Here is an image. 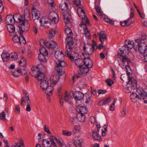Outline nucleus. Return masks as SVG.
Instances as JSON below:
<instances>
[{"instance_id":"nucleus-1","label":"nucleus","mask_w":147,"mask_h":147,"mask_svg":"<svg viewBox=\"0 0 147 147\" xmlns=\"http://www.w3.org/2000/svg\"><path fill=\"white\" fill-rule=\"evenodd\" d=\"M64 55L62 51H57L55 53V57L57 61H56V63L58 65L61 67H64L66 65V63L63 61L61 60L63 57Z\"/></svg>"},{"instance_id":"nucleus-2","label":"nucleus","mask_w":147,"mask_h":147,"mask_svg":"<svg viewBox=\"0 0 147 147\" xmlns=\"http://www.w3.org/2000/svg\"><path fill=\"white\" fill-rule=\"evenodd\" d=\"M20 25L19 26V30L18 32L20 34H23V32L28 30L30 27L29 23L27 21L23 20Z\"/></svg>"},{"instance_id":"nucleus-3","label":"nucleus","mask_w":147,"mask_h":147,"mask_svg":"<svg viewBox=\"0 0 147 147\" xmlns=\"http://www.w3.org/2000/svg\"><path fill=\"white\" fill-rule=\"evenodd\" d=\"M41 47H43L45 45L47 48L50 49H54L57 47V43L53 41H49L45 42L44 40H41L40 42Z\"/></svg>"},{"instance_id":"nucleus-4","label":"nucleus","mask_w":147,"mask_h":147,"mask_svg":"<svg viewBox=\"0 0 147 147\" xmlns=\"http://www.w3.org/2000/svg\"><path fill=\"white\" fill-rule=\"evenodd\" d=\"M40 53L38 55V58L39 60L41 62H46L47 61V59L45 57L48 55L47 51L46 50L45 47L40 49Z\"/></svg>"},{"instance_id":"nucleus-5","label":"nucleus","mask_w":147,"mask_h":147,"mask_svg":"<svg viewBox=\"0 0 147 147\" xmlns=\"http://www.w3.org/2000/svg\"><path fill=\"white\" fill-rule=\"evenodd\" d=\"M20 34V35L19 37L17 35L14 36L12 39L14 43H20L21 44H26V41L22 34Z\"/></svg>"},{"instance_id":"nucleus-6","label":"nucleus","mask_w":147,"mask_h":147,"mask_svg":"<svg viewBox=\"0 0 147 147\" xmlns=\"http://www.w3.org/2000/svg\"><path fill=\"white\" fill-rule=\"evenodd\" d=\"M129 50L125 46L122 47L119 49L118 55L121 57H125L128 54Z\"/></svg>"},{"instance_id":"nucleus-7","label":"nucleus","mask_w":147,"mask_h":147,"mask_svg":"<svg viewBox=\"0 0 147 147\" xmlns=\"http://www.w3.org/2000/svg\"><path fill=\"white\" fill-rule=\"evenodd\" d=\"M66 51L65 52V56L69 57L71 61L74 60V57L71 55V54L69 53L73 50V49L72 47V45H69L68 44H66Z\"/></svg>"},{"instance_id":"nucleus-8","label":"nucleus","mask_w":147,"mask_h":147,"mask_svg":"<svg viewBox=\"0 0 147 147\" xmlns=\"http://www.w3.org/2000/svg\"><path fill=\"white\" fill-rule=\"evenodd\" d=\"M83 49L86 54H87L88 55H90L93 53L94 50V46L90 45H85Z\"/></svg>"},{"instance_id":"nucleus-9","label":"nucleus","mask_w":147,"mask_h":147,"mask_svg":"<svg viewBox=\"0 0 147 147\" xmlns=\"http://www.w3.org/2000/svg\"><path fill=\"white\" fill-rule=\"evenodd\" d=\"M50 142L52 143L54 147H57L55 142L58 144L60 142H61V138L59 136H58L57 137L53 136H51L50 138Z\"/></svg>"},{"instance_id":"nucleus-10","label":"nucleus","mask_w":147,"mask_h":147,"mask_svg":"<svg viewBox=\"0 0 147 147\" xmlns=\"http://www.w3.org/2000/svg\"><path fill=\"white\" fill-rule=\"evenodd\" d=\"M49 17L52 22L55 24L58 23L59 20L57 13L53 12H50L49 15Z\"/></svg>"},{"instance_id":"nucleus-11","label":"nucleus","mask_w":147,"mask_h":147,"mask_svg":"<svg viewBox=\"0 0 147 147\" xmlns=\"http://www.w3.org/2000/svg\"><path fill=\"white\" fill-rule=\"evenodd\" d=\"M137 92L144 100V102L147 103V93L143 91L142 89L139 88L137 89Z\"/></svg>"},{"instance_id":"nucleus-12","label":"nucleus","mask_w":147,"mask_h":147,"mask_svg":"<svg viewBox=\"0 0 147 147\" xmlns=\"http://www.w3.org/2000/svg\"><path fill=\"white\" fill-rule=\"evenodd\" d=\"M97 35L101 43H104L105 42L107 41V38L105 32L101 31L97 33Z\"/></svg>"},{"instance_id":"nucleus-13","label":"nucleus","mask_w":147,"mask_h":147,"mask_svg":"<svg viewBox=\"0 0 147 147\" xmlns=\"http://www.w3.org/2000/svg\"><path fill=\"white\" fill-rule=\"evenodd\" d=\"M39 22L41 24V25L45 28L49 27L51 24L49 21V20L47 18L43 17L41 19L39 20Z\"/></svg>"},{"instance_id":"nucleus-14","label":"nucleus","mask_w":147,"mask_h":147,"mask_svg":"<svg viewBox=\"0 0 147 147\" xmlns=\"http://www.w3.org/2000/svg\"><path fill=\"white\" fill-rule=\"evenodd\" d=\"M40 72V69L39 68L36 66H33L32 67L30 74L31 76L36 78Z\"/></svg>"},{"instance_id":"nucleus-15","label":"nucleus","mask_w":147,"mask_h":147,"mask_svg":"<svg viewBox=\"0 0 147 147\" xmlns=\"http://www.w3.org/2000/svg\"><path fill=\"white\" fill-rule=\"evenodd\" d=\"M32 13L33 19L35 22L36 20H38L40 14V12L38 9H34L32 10Z\"/></svg>"},{"instance_id":"nucleus-16","label":"nucleus","mask_w":147,"mask_h":147,"mask_svg":"<svg viewBox=\"0 0 147 147\" xmlns=\"http://www.w3.org/2000/svg\"><path fill=\"white\" fill-rule=\"evenodd\" d=\"M76 109L78 112L77 113L85 114L88 112L87 108L86 107L83 106H77L76 107Z\"/></svg>"},{"instance_id":"nucleus-17","label":"nucleus","mask_w":147,"mask_h":147,"mask_svg":"<svg viewBox=\"0 0 147 147\" xmlns=\"http://www.w3.org/2000/svg\"><path fill=\"white\" fill-rule=\"evenodd\" d=\"M122 58L121 59L122 62L124 63L125 65V68L127 71V74L129 75L130 74V72H129L128 71V68H129V67L128 64L129 63H131V61L129 59L127 58L126 57H121Z\"/></svg>"},{"instance_id":"nucleus-18","label":"nucleus","mask_w":147,"mask_h":147,"mask_svg":"<svg viewBox=\"0 0 147 147\" xmlns=\"http://www.w3.org/2000/svg\"><path fill=\"white\" fill-rule=\"evenodd\" d=\"M138 47L139 51L141 54H144L145 53L146 50L147 49V47L145 43L143 42L141 43Z\"/></svg>"},{"instance_id":"nucleus-19","label":"nucleus","mask_w":147,"mask_h":147,"mask_svg":"<svg viewBox=\"0 0 147 147\" xmlns=\"http://www.w3.org/2000/svg\"><path fill=\"white\" fill-rule=\"evenodd\" d=\"M139 95H140L137 92L136 93L132 92L130 95V98L131 101L134 103H135L137 102L139 98L142 99L141 96H139Z\"/></svg>"},{"instance_id":"nucleus-20","label":"nucleus","mask_w":147,"mask_h":147,"mask_svg":"<svg viewBox=\"0 0 147 147\" xmlns=\"http://www.w3.org/2000/svg\"><path fill=\"white\" fill-rule=\"evenodd\" d=\"M73 96L76 100H81L84 97V95L82 92L76 91L73 93Z\"/></svg>"},{"instance_id":"nucleus-21","label":"nucleus","mask_w":147,"mask_h":147,"mask_svg":"<svg viewBox=\"0 0 147 147\" xmlns=\"http://www.w3.org/2000/svg\"><path fill=\"white\" fill-rule=\"evenodd\" d=\"M84 63L85 65L89 68H91L93 65V62L89 57L85 58L84 60Z\"/></svg>"},{"instance_id":"nucleus-22","label":"nucleus","mask_w":147,"mask_h":147,"mask_svg":"<svg viewBox=\"0 0 147 147\" xmlns=\"http://www.w3.org/2000/svg\"><path fill=\"white\" fill-rule=\"evenodd\" d=\"M128 84L131 85L130 88L132 89H134L136 88L137 82L133 78H131L129 79Z\"/></svg>"},{"instance_id":"nucleus-23","label":"nucleus","mask_w":147,"mask_h":147,"mask_svg":"<svg viewBox=\"0 0 147 147\" xmlns=\"http://www.w3.org/2000/svg\"><path fill=\"white\" fill-rule=\"evenodd\" d=\"M59 7L62 10L63 13L68 12V6L67 3H61Z\"/></svg>"},{"instance_id":"nucleus-24","label":"nucleus","mask_w":147,"mask_h":147,"mask_svg":"<svg viewBox=\"0 0 147 147\" xmlns=\"http://www.w3.org/2000/svg\"><path fill=\"white\" fill-rule=\"evenodd\" d=\"M124 46H125L128 49V48L131 49L134 48V49H136L135 48L134 43L133 41L129 40H125V44Z\"/></svg>"},{"instance_id":"nucleus-25","label":"nucleus","mask_w":147,"mask_h":147,"mask_svg":"<svg viewBox=\"0 0 147 147\" xmlns=\"http://www.w3.org/2000/svg\"><path fill=\"white\" fill-rule=\"evenodd\" d=\"M5 21L7 25L13 24L14 22L13 16L11 15L7 16L5 18Z\"/></svg>"},{"instance_id":"nucleus-26","label":"nucleus","mask_w":147,"mask_h":147,"mask_svg":"<svg viewBox=\"0 0 147 147\" xmlns=\"http://www.w3.org/2000/svg\"><path fill=\"white\" fill-rule=\"evenodd\" d=\"M42 145L43 147H51L52 143L50 142V139L49 138L44 139L42 141Z\"/></svg>"},{"instance_id":"nucleus-27","label":"nucleus","mask_w":147,"mask_h":147,"mask_svg":"<svg viewBox=\"0 0 147 147\" xmlns=\"http://www.w3.org/2000/svg\"><path fill=\"white\" fill-rule=\"evenodd\" d=\"M53 88L51 86H48L45 89V92L48 96H49L52 95ZM48 99H50V98L49 96L47 97Z\"/></svg>"},{"instance_id":"nucleus-28","label":"nucleus","mask_w":147,"mask_h":147,"mask_svg":"<svg viewBox=\"0 0 147 147\" xmlns=\"http://www.w3.org/2000/svg\"><path fill=\"white\" fill-rule=\"evenodd\" d=\"M14 22L17 23H21L24 20H22V17L20 14H15L13 16Z\"/></svg>"},{"instance_id":"nucleus-29","label":"nucleus","mask_w":147,"mask_h":147,"mask_svg":"<svg viewBox=\"0 0 147 147\" xmlns=\"http://www.w3.org/2000/svg\"><path fill=\"white\" fill-rule=\"evenodd\" d=\"M24 16L26 21H29L31 19L30 15V10L28 9H26L24 11Z\"/></svg>"},{"instance_id":"nucleus-30","label":"nucleus","mask_w":147,"mask_h":147,"mask_svg":"<svg viewBox=\"0 0 147 147\" xmlns=\"http://www.w3.org/2000/svg\"><path fill=\"white\" fill-rule=\"evenodd\" d=\"M92 133L93 138L96 140L98 141L102 140V138L99 134L94 130L92 131Z\"/></svg>"},{"instance_id":"nucleus-31","label":"nucleus","mask_w":147,"mask_h":147,"mask_svg":"<svg viewBox=\"0 0 147 147\" xmlns=\"http://www.w3.org/2000/svg\"><path fill=\"white\" fill-rule=\"evenodd\" d=\"M10 56L9 54L7 52H3L1 55L3 61L5 62L8 60Z\"/></svg>"},{"instance_id":"nucleus-32","label":"nucleus","mask_w":147,"mask_h":147,"mask_svg":"<svg viewBox=\"0 0 147 147\" xmlns=\"http://www.w3.org/2000/svg\"><path fill=\"white\" fill-rule=\"evenodd\" d=\"M63 19L64 22L67 24L69 22L70 20L69 18L71 16L68 12L63 13Z\"/></svg>"},{"instance_id":"nucleus-33","label":"nucleus","mask_w":147,"mask_h":147,"mask_svg":"<svg viewBox=\"0 0 147 147\" xmlns=\"http://www.w3.org/2000/svg\"><path fill=\"white\" fill-rule=\"evenodd\" d=\"M49 86V83L46 80H42L41 82L40 83V86L41 90H45L46 88Z\"/></svg>"},{"instance_id":"nucleus-34","label":"nucleus","mask_w":147,"mask_h":147,"mask_svg":"<svg viewBox=\"0 0 147 147\" xmlns=\"http://www.w3.org/2000/svg\"><path fill=\"white\" fill-rule=\"evenodd\" d=\"M76 117L79 121L83 122L85 121V114L80 113H77L76 114Z\"/></svg>"},{"instance_id":"nucleus-35","label":"nucleus","mask_w":147,"mask_h":147,"mask_svg":"<svg viewBox=\"0 0 147 147\" xmlns=\"http://www.w3.org/2000/svg\"><path fill=\"white\" fill-rule=\"evenodd\" d=\"M59 80V77L57 75H55L51 76L50 78V80L51 83L54 85L56 84Z\"/></svg>"},{"instance_id":"nucleus-36","label":"nucleus","mask_w":147,"mask_h":147,"mask_svg":"<svg viewBox=\"0 0 147 147\" xmlns=\"http://www.w3.org/2000/svg\"><path fill=\"white\" fill-rule=\"evenodd\" d=\"M63 67H61L60 66L58 65L57 64L56 67V70L58 74L59 75L61 76L64 73V69L62 68Z\"/></svg>"},{"instance_id":"nucleus-37","label":"nucleus","mask_w":147,"mask_h":147,"mask_svg":"<svg viewBox=\"0 0 147 147\" xmlns=\"http://www.w3.org/2000/svg\"><path fill=\"white\" fill-rule=\"evenodd\" d=\"M89 68L85 65H83L80 68V71L82 74H85L88 73L89 70Z\"/></svg>"},{"instance_id":"nucleus-38","label":"nucleus","mask_w":147,"mask_h":147,"mask_svg":"<svg viewBox=\"0 0 147 147\" xmlns=\"http://www.w3.org/2000/svg\"><path fill=\"white\" fill-rule=\"evenodd\" d=\"M75 63L76 66L80 68L84 65V60L81 59H78L75 61Z\"/></svg>"},{"instance_id":"nucleus-39","label":"nucleus","mask_w":147,"mask_h":147,"mask_svg":"<svg viewBox=\"0 0 147 147\" xmlns=\"http://www.w3.org/2000/svg\"><path fill=\"white\" fill-rule=\"evenodd\" d=\"M7 28L9 33H13L15 31V28L13 24L7 25Z\"/></svg>"},{"instance_id":"nucleus-40","label":"nucleus","mask_w":147,"mask_h":147,"mask_svg":"<svg viewBox=\"0 0 147 147\" xmlns=\"http://www.w3.org/2000/svg\"><path fill=\"white\" fill-rule=\"evenodd\" d=\"M65 42L66 44H68L69 45H73L74 43L73 38L69 36H68L66 38Z\"/></svg>"},{"instance_id":"nucleus-41","label":"nucleus","mask_w":147,"mask_h":147,"mask_svg":"<svg viewBox=\"0 0 147 147\" xmlns=\"http://www.w3.org/2000/svg\"><path fill=\"white\" fill-rule=\"evenodd\" d=\"M45 77V74L40 71L39 73L36 77V78L37 79L38 81H42V80H44L43 79Z\"/></svg>"},{"instance_id":"nucleus-42","label":"nucleus","mask_w":147,"mask_h":147,"mask_svg":"<svg viewBox=\"0 0 147 147\" xmlns=\"http://www.w3.org/2000/svg\"><path fill=\"white\" fill-rule=\"evenodd\" d=\"M19 64L21 67H25L27 65L26 60V59L24 58L21 59L19 61Z\"/></svg>"},{"instance_id":"nucleus-43","label":"nucleus","mask_w":147,"mask_h":147,"mask_svg":"<svg viewBox=\"0 0 147 147\" xmlns=\"http://www.w3.org/2000/svg\"><path fill=\"white\" fill-rule=\"evenodd\" d=\"M10 55V57L11 60H17L18 58V55L17 53L16 52H13Z\"/></svg>"},{"instance_id":"nucleus-44","label":"nucleus","mask_w":147,"mask_h":147,"mask_svg":"<svg viewBox=\"0 0 147 147\" xmlns=\"http://www.w3.org/2000/svg\"><path fill=\"white\" fill-rule=\"evenodd\" d=\"M56 33V31L54 29H51L49 31V38L50 39L52 38L55 36Z\"/></svg>"},{"instance_id":"nucleus-45","label":"nucleus","mask_w":147,"mask_h":147,"mask_svg":"<svg viewBox=\"0 0 147 147\" xmlns=\"http://www.w3.org/2000/svg\"><path fill=\"white\" fill-rule=\"evenodd\" d=\"M94 9L97 13L98 15L100 16L102 15L101 10L98 5L95 4L94 6Z\"/></svg>"},{"instance_id":"nucleus-46","label":"nucleus","mask_w":147,"mask_h":147,"mask_svg":"<svg viewBox=\"0 0 147 147\" xmlns=\"http://www.w3.org/2000/svg\"><path fill=\"white\" fill-rule=\"evenodd\" d=\"M85 34L86 38L88 39L90 38V35L89 31L88 30L87 28L86 27L84 29Z\"/></svg>"},{"instance_id":"nucleus-47","label":"nucleus","mask_w":147,"mask_h":147,"mask_svg":"<svg viewBox=\"0 0 147 147\" xmlns=\"http://www.w3.org/2000/svg\"><path fill=\"white\" fill-rule=\"evenodd\" d=\"M141 39L142 43L144 42L146 44V42H147V35L146 34H142Z\"/></svg>"},{"instance_id":"nucleus-48","label":"nucleus","mask_w":147,"mask_h":147,"mask_svg":"<svg viewBox=\"0 0 147 147\" xmlns=\"http://www.w3.org/2000/svg\"><path fill=\"white\" fill-rule=\"evenodd\" d=\"M65 33L67 36H69L72 34V32L71 29L67 28L65 30Z\"/></svg>"},{"instance_id":"nucleus-49","label":"nucleus","mask_w":147,"mask_h":147,"mask_svg":"<svg viewBox=\"0 0 147 147\" xmlns=\"http://www.w3.org/2000/svg\"><path fill=\"white\" fill-rule=\"evenodd\" d=\"M116 101L115 99H113V100L112 103L111 104L110 106L109 110L110 111H113L115 109V103Z\"/></svg>"},{"instance_id":"nucleus-50","label":"nucleus","mask_w":147,"mask_h":147,"mask_svg":"<svg viewBox=\"0 0 147 147\" xmlns=\"http://www.w3.org/2000/svg\"><path fill=\"white\" fill-rule=\"evenodd\" d=\"M71 97L69 94L67 92H65L64 94V99L65 101L67 102L69 99H70Z\"/></svg>"},{"instance_id":"nucleus-51","label":"nucleus","mask_w":147,"mask_h":147,"mask_svg":"<svg viewBox=\"0 0 147 147\" xmlns=\"http://www.w3.org/2000/svg\"><path fill=\"white\" fill-rule=\"evenodd\" d=\"M106 82L107 85L109 86H111L114 84V82L111 79H107L106 80Z\"/></svg>"},{"instance_id":"nucleus-52","label":"nucleus","mask_w":147,"mask_h":147,"mask_svg":"<svg viewBox=\"0 0 147 147\" xmlns=\"http://www.w3.org/2000/svg\"><path fill=\"white\" fill-rule=\"evenodd\" d=\"M11 75L14 77H18L20 76V74H19L17 70H13L11 71Z\"/></svg>"},{"instance_id":"nucleus-53","label":"nucleus","mask_w":147,"mask_h":147,"mask_svg":"<svg viewBox=\"0 0 147 147\" xmlns=\"http://www.w3.org/2000/svg\"><path fill=\"white\" fill-rule=\"evenodd\" d=\"M74 144L76 147H82L81 142L79 140H76L74 142Z\"/></svg>"},{"instance_id":"nucleus-54","label":"nucleus","mask_w":147,"mask_h":147,"mask_svg":"<svg viewBox=\"0 0 147 147\" xmlns=\"http://www.w3.org/2000/svg\"><path fill=\"white\" fill-rule=\"evenodd\" d=\"M0 119L3 121L6 120L5 118V114L4 111H2L0 114Z\"/></svg>"},{"instance_id":"nucleus-55","label":"nucleus","mask_w":147,"mask_h":147,"mask_svg":"<svg viewBox=\"0 0 147 147\" xmlns=\"http://www.w3.org/2000/svg\"><path fill=\"white\" fill-rule=\"evenodd\" d=\"M126 107H124L123 108L122 111L121 112L120 115L122 117H125L126 115Z\"/></svg>"},{"instance_id":"nucleus-56","label":"nucleus","mask_w":147,"mask_h":147,"mask_svg":"<svg viewBox=\"0 0 147 147\" xmlns=\"http://www.w3.org/2000/svg\"><path fill=\"white\" fill-rule=\"evenodd\" d=\"M63 134L65 136H69L71 134V133L68 131L65 130L63 131Z\"/></svg>"},{"instance_id":"nucleus-57","label":"nucleus","mask_w":147,"mask_h":147,"mask_svg":"<svg viewBox=\"0 0 147 147\" xmlns=\"http://www.w3.org/2000/svg\"><path fill=\"white\" fill-rule=\"evenodd\" d=\"M26 96H23L21 100L20 105L23 106H25L26 104Z\"/></svg>"},{"instance_id":"nucleus-58","label":"nucleus","mask_w":147,"mask_h":147,"mask_svg":"<svg viewBox=\"0 0 147 147\" xmlns=\"http://www.w3.org/2000/svg\"><path fill=\"white\" fill-rule=\"evenodd\" d=\"M111 98L109 97L103 99L104 105L107 104L111 100Z\"/></svg>"},{"instance_id":"nucleus-59","label":"nucleus","mask_w":147,"mask_h":147,"mask_svg":"<svg viewBox=\"0 0 147 147\" xmlns=\"http://www.w3.org/2000/svg\"><path fill=\"white\" fill-rule=\"evenodd\" d=\"M104 20L107 23H109L110 24L113 25L114 24V21L113 20H111L109 19L108 18H104Z\"/></svg>"},{"instance_id":"nucleus-60","label":"nucleus","mask_w":147,"mask_h":147,"mask_svg":"<svg viewBox=\"0 0 147 147\" xmlns=\"http://www.w3.org/2000/svg\"><path fill=\"white\" fill-rule=\"evenodd\" d=\"M48 3L52 7H54L55 5L53 0H47Z\"/></svg>"},{"instance_id":"nucleus-61","label":"nucleus","mask_w":147,"mask_h":147,"mask_svg":"<svg viewBox=\"0 0 147 147\" xmlns=\"http://www.w3.org/2000/svg\"><path fill=\"white\" fill-rule=\"evenodd\" d=\"M107 92V91L103 90L101 89H99L97 90V92L99 95L102 94H104Z\"/></svg>"},{"instance_id":"nucleus-62","label":"nucleus","mask_w":147,"mask_h":147,"mask_svg":"<svg viewBox=\"0 0 147 147\" xmlns=\"http://www.w3.org/2000/svg\"><path fill=\"white\" fill-rule=\"evenodd\" d=\"M58 144H59L61 147H67L62 139H61V142H59Z\"/></svg>"},{"instance_id":"nucleus-63","label":"nucleus","mask_w":147,"mask_h":147,"mask_svg":"<svg viewBox=\"0 0 147 147\" xmlns=\"http://www.w3.org/2000/svg\"><path fill=\"white\" fill-rule=\"evenodd\" d=\"M90 121L92 124H93L95 121V119L93 116H91L90 118Z\"/></svg>"},{"instance_id":"nucleus-64","label":"nucleus","mask_w":147,"mask_h":147,"mask_svg":"<svg viewBox=\"0 0 147 147\" xmlns=\"http://www.w3.org/2000/svg\"><path fill=\"white\" fill-rule=\"evenodd\" d=\"M142 59L144 62H147V55H142L141 56Z\"/></svg>"}]
</instances>
